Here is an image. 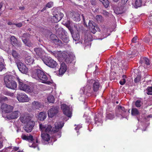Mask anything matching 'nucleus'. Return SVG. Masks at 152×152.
I'll return each instance as SVG.
<instances>
[{
  "mask_svg": "<svg viewBox=\"0 0 152 152\" xmlns=\"http://www.w3.org/2000/svg\"><path fill=\"white\" fill-rule=\"evenodd\" d=\"M63 124L61 122H56L54 124V127L52 129V126L50 125L46 126L44 132L46 133L55 132L58 131L59 129H61L63 126Z\"/></svg>",
  "mask_w": 152,
  "mask_h": 152,
  "instance_id": "2",
  "label": "nucleus"
},
{
  "mask_svg": "<svg viewBox=\"0 0 152 152\" xmlns=\"http://www.w3.org/2000/svg\"><path fill=\"white\" fill-rule=\"evenodd\" d=\"M95 24L92 21L90 20L88 23V26L90 29H92V28L95 27Z\"/></svg>",
  "mask_w": 152,
  "mask_h": 152,
  "instance_id": "42",
  "label": "nucleus"
},
{
  "mask_svg": "<svg viewBox=\"0 0 152 152\" xmlns=\"http://www.w3.org/2000/svg\"><path fill=\"white\" fill-rule=\"evenodd\" d=\"M10 39L11 43L13 46H19L20 44L18 43L17 39L14 36L11 37Z\"/></svg>",
  "mask_w": 152,
  "mask_h": 152,
  "instance_id": "24",
  "label": "nucleus"
},
{
  "mask_svg": "<svg viewBox=\"0 0 152 152\" xmlns=\"http://www.w3.org/2000/svg\"><path fill=\"white\" fill-rule=\"evenodd\" d=\"M128 0H122L119 4L124 7V5L127 3Z\"/></svg>",
  "mask_w": 152,
  "mask_h": 152,
  "instance_id": "53",
  "label": "nucleus"
},
{
  "mask_svg": "<svg viewBox=\"0 0 152 152\" xmlns=\"http://www.w3.org/2000/svg\"><path fill=\"white\" fill-rule=\"evenodd\" d=\"M91 30V31L93 34H94L96 32V29L95 28V27L94 28H92V29H90Z\"/></svg>",
  "mask_w": 152,
  "mask_h": 152,
  "instance_id": "60",
  "label": "nucleus"
},
{
  "mask_svg": "<svg viewBox=\"0 0 152 152\" xmlns=\"http://www.w3.org/2000/svg\"><path fill=\"white\" fill-rule=\"evenodd\" d=\"M19 112L18 111H15L11 114L8 115L7 117L9 119H14L17 118L18 116Z\"/></svg>",
  "mask_w": 152,
  "mask_h": 152,
  "instance_id": "19",
  "label": "nucleus"
},
{
  "mask_svg": "<svg viewBox=\"0 0 152 152\" xmlns=\"http://www.w3.org/2000/svg\"><path fill=\"white\" fill-rule=\"evenodd\" d=\"M53 15H56L57 17L61 20L64 16L63 13L60 12L58 9H54L53 12Z\"/></svg>",
  "mask_w": 152,
  "mask_h": 152,
  "instance_id": "20",
  "label": "nucleus"
},
{
  "mask_svg": "<svg viewBox=\"0 0 152 152\" xmlns=\"http://www.w3.org/2000/svg\"><path fill=\"white\" fill-rule=\"evenodd\" d=\"M61 108L64 115L69 117H71L72 112L69 106L64 104L61 105Z\"/></svg>",
  "mask_w": 152,
  "mask_h": 152,
  "instance_id": "6",
  "label": "nucleus"
},
{
  "mask_svg": "<svg viewBox=\"0 0 152 152\" xmlns=\"http://www.w3.org/2000/svg\"><path fill=\"white\" fill-rule=\"evenodd\" d=\"M67 69V66L64 63L62 62L61 65V66L59 70V75H63L65 73Z\"/></svg>",
  "mask_w": 152,
  "mask_h": 152,
  "instance_id": "16",
  "label": "nucleus"
},
{
  "mask_svg": "<svg viewBox=\"0 0 152 152\" xmlns=\"http://www.w3.org/2000/svg\"><path fill=\"white\" fill-rule=\"evenodd\" d=\"M146 93L148 95H152V86L148 87L146 89Z\"/></svg>",
  "mask_w": 152,
  "mask_h": 152,
  "instance_id": "41",
  "label": "nucleus"
},
{
  "mask_svg": "<svg viewBox=\"0 0 152 152\" xmlns=\"http://www.w3.org/2000/svg\"><path fill=\"white\" fill-rule=\"evenodd\" d=\"M63 41L66 43H67L69 41V39L68 37L66 36H58Z\"/></svg>",
  "mask_w": 152,
  "mask_h": 152,
  "instance_id": "35",
  "label": "nucleus"
},
{
  "mask_svg": "<svg viewBox=\"0 0 152 152\" xmlns=\"http://www.w3.org/2000/svg\"><path fill=\"white\" fill-rule=\"evenodd\" d=\"M44 63L48 66L51 68H55L57 65V63L56 61H54L50 57H46L43 60Z\"/></svg>",
  "mask_w": 152,
  "mask_h": 152,
  "instance_id": "4",
  "label": "nucleus"
},
{
  "mask_svg": "<svg viewBox=\"0 0 152 152\" xmlns=\"http://www.w3.org/2000/svg\"><path fill=\"white\" fill-rule=\"evenodd\" d=\"M25 63L27 65H30L34 62V60L33 58L30 56L26 57L25 60Z\"/></svg>",
  "mask_w": 152,
  "mask_h": 152,
  "instance_id": "25",
  "label": "nucleus"
},
{
  "mask_svg": "<svg viewBox=\"0 0 152 152\" xmlns=\"http://www.w3.org/2000/svg\"><path fill=\"white\" fill-rule=\"evenodd\" d=\"M11 54L15 58V61H20V59L21 58V56L16 51L14 50H12V51Z\"/></svg>",
  "mask_w": 152,
  "mask_h": 152,
  "instance_id": "21",
  "label": "nucleus"
},
{
  "mask_svg": "<svg viewBox=\"0 0 152 152\" xmlns=\"http://www.w3.org/2000/svg\"><path fill=\"white\" fill-rule=\"evenodd\" d=\"M7 24L9 25H15V23H13L11 22H8Z\"/></svg>",
  "mask_w": 152,
  "mask_h": 152,
  "instance_id": "64",
  "label": "nucleus"
},
{
  "mask_svg": "<svg viewBox=\"0 0 152 152\" xmlns=\"http://www.w3.org/2000/svg\"><path fill=\"white\" fill-rule=\"evenodd\" d=\"M65 61L67 64L70 63L72 61V58L69 56H67L66 58L64 60Z\"/></svg>",
  "mask_w": 152,
  "mask_h": 152,
  "instance_id": "40",
  "label": "nucleus"
},
{
  "mask_svg": "<svg viewBox=\"0 0 152 152\" xmlns=\"http://www.w3.org/2000/svg\"><path fill=\"white\" fill-rule=\"evenodd\" d=\"M16 63L20 71L22 73L26 74L28 71V68L26 66L20 61H16Z\"/></svg>",
  "mask_w": 152,
  "mask_h": 152,
  "instance_id": "5",
  "label": "nucleus"
},
{
  "mask_svg": "<svg viewBox=\"0 0 152 152\" xmlns=\"http://www.w3.org/2000/svg\"><path fill=\"white\" fill-rule=\"evenodd\" d=\"M4 94L7 95L9 96H12L13 95V93H11L8 91H5L4 92Z\"/></svg>",
  "mask_w": 152,
  "mask_h": 152,
  "instance_id": "56",
  "label": "nucleus"
},
{
  "mask_svg": "<svg viewBox=\"0 0 152 152\" xmlns=\"http://www.w3.org/2000/svg\"><path fill=\"white\" fill-rule=\"evenodd\" d=\"M21 137L23 140H28L30 142H32L34 140L33 137L31 135L26 136L24 134H23L21 136Z\"/></svg>",
  "mask_w": 152,
  "mask_h": 152,
  "instance_id": "30",
  "label": "nucleus"
},
{
  "mask_svg": "<svg viewBox=\"0 0 152 152\" xmlns=\"http://www.w3.org/2000/svg\"><path fill=\"white\" fill-rule=\"evenodd\" d=\"M41 137L43 140V141H46L47 142H48L50 140V135L48 133H42L41 134Z\"/></svg>",
  "mask_w": 152,
  "mask_h": 152,
  "instance_id": "26",
  "label": "nucleus"
},
{
  "mask_svg": "<svg viewBox=\"0 0 152 152\" xmlns=\"http://www.w3.org/2000/svg\"><path fill=\"white\" fill-rule=\"evenodd\" d=\"M53 6V3L51 2H50L48 3L46 5V7L50 8L52 7Z\"/></svg>",
  "mask_w": 152,
  "mask_h": 152,
  "instance_id": "55",
  "label": "nucleus"
},
{
  "mask_svg": "<svg viewBox=\"0 0 152 152\" xmlns=\"http://www.w3.org/2000/svg\"><path fill=\"white\" fill-rule=\"evenodd\" d=\"M144 40L147 42H149L150 41V39L148 37H146L144 38Z\"/></svg>",
  "mask_w": 152,
  "mask_h": 152,
  "instance_id": "62",
  "label": "nucleus"
},
{
  "mask_svg": "<svg viewBox=\"0 0 152 152\" xmlns=\"http://www.w3.org/2000/svg\"><path fill=\"white\" fill-rule=\"evenodd\" d=\"M90 82L93 84L92 88L94 91H97L100 87V83L98 81H97L93 79L91 80Z\"/></svg>",
  "mask_w": 152,
  "mask_h": 152,
  "instance_id": "13",
  "label": "nucleus"
},
{
  "mask_svg": "<svg viewBox=\"0 0 152 152\" xmlns=\"http://www.w3.org/2000/svg\"><path fill=\"white\" fill-rule=\"evenodd\" d=\"M22 41L26 46L29 48L32 47L33 45V43L28 39L27 40L23 39Z\"/></svg>",
  "mask_w": 152,
  "mask_h": 152,
  "instance_id": "31",
  "label": "nucleus"
},
{
  "mask_svg": "<svg viewBox=\"0 0 152 152\" xmlns=\"http://www.w3.org/2000/svg\"><path fill=\"white\" fill-rule=\"evenodd\" d=\"M46 116L47 114L45 112H41L39 115L38 119L41 121H43L46 118Z\"/></svg>",
  "mask_w": 152,
  "mask_h": 152,
  "instance_id": "29",
  "label": "nucleus"
},
{
  "mask_svg": "<svg viewBox=\"0 0 152 152\" xmlns=\"http://www.w3.org/2000/svg\"><path fill=\"white\" fill-rule=\"evenodd\" d=\"M72 17L73 20L75 21H79L80 20V15L77 13H74Z\"/></svg>",
  "mask_w": 152,
  "mask_h": 152,
  "instance_id": "32",
  "label": "nucleus"
},
{
  "mask_svg": "<svg viewBox=\"0 0 152 152\" xmlns=\"http://www.w3.org/2000/svg\"><path fill=\"white\" fill-rule=\"evenodd\" d=\"M57 37L54 34H52L50 36V39L53 41L54 43L55 40L54 39H56L57 38H56Z\"/></svg>",
  "mask_w": 152,
  "mask_h": 152,
  "instance_id": "52",
  "label": "nucleus"
},
{
  "mask_svg": "<svg viewBox=\"0 0 152 152\" xmlns=\"http://www.w3.org/2000/svg\"><path fill=\"white\" fill-rule=\"evenodd\" d=\"M143 59L144 62L145 64L147 65H150L149 60L147 58L145 57L144 58H143Z\"/></svg>",
  "mask_w": 152,
  "mask_h": 152,
  "instance_id": "48",
  "label": "nucleus"
},
{
  "mask_svg": "<svg viewBox=\"0 0 152 152\" xmlns=\"http://www.w3.org/2000/svg\"><path fill=\"white\" fill-rule=\"evenodd\" d=\"M126 83V80L125 78H123L122 80H121L119 83L121 85H123Z\"/></svg>",
  "mask_w": 152,
  "mask_h": 152,
  "instance_id": "59",
  "label": "nucleus"
},
{
  "mask_svg": "<svg viewBox=\"0 0 152 152\" xmlns=\"http://www.w3.org/2000/svg\"><path fill=\"white\" fill-rule=\"evenodd\" d=\"M61 20L59 19L58 17L56 15H53V16L51 18V21L52 23H57L60 21Z\"/></svg>",
  "mask_w": 152,
  "mask_h": 152,
  "instance_id": "33",
  "label": "nucleus"
},
{
  "mask_svg": "<svg viewBox=\"0 0 152 152\" xmlns=\"http://www.w3.org/2000/svg\"><path fill=\"white\" fill-rule=\"evenodd\" d=\"M16 26L18 27H21L22 26V24L21 23H15V24Z\"/></svg>",
  "mask_w": 152,
  "mask_h": 152,
  "instance_id": "61",
  "label": "nucleus"
},
{
  "mask_svg": "<svg viewBox=\"0 0 152 152\" xmlns=\"http://www.w3.org/2000/svg\"><path fill=\"white\" fill-rule=\"evenodd\" d=\"M4 66L3 63L0 62V71H2L4 68Z\"/></svg>",
  "mask_w": 152,
  "mask_h": 152,
  "instance_id": "57",
  "label": "nucleus"
},
{
  "mask_svg": "<svg viewBox=\"0 0 152 152\" xmlns=\"http://www.w3.org/2000/svg\"><path fill=\"white\" fill-rule=\"evenodd\" d=\"M59 107L53 106L48 111V115L49 117L52 118L56 115L58 112Z\"/></svg>",
  "mask_w": 152,
  "mask_h": 152,
  "instance_id": "9",
  "label": "nucleus"
},
{
  "mask_svg": "<svg viewBox=\"0 0 152 152\" xmlns=\"http://www.w3.org/2000/svg\"><path fill=\"white\" fill-rule=\"evenodd\" d=\"M30 119V117L28 115H22L20 118V121L23 123H28V121H31Z\"/></svg>",
  "mask_w": 152,
  "mask_h": 152,
  "instance_id": "17",
  "label": "nucleus"
},
{
  "mask_svg": "<svg viewBox=\"0 0 152 152\" xmlns=\"http://www.w3.org/2000/svg\"><path fill=\"white\" fill-rule=\"evenodd\" d=\"M96 18L98 21L101 22L102 20V16L100 15H97L96 16Z\"/></svg>",
  "mask_w": 152,
  "mask_h": 152,
  "instance_id": "50",
  "label": "nucleus"
},
{
  "mask_svg": "<svg viewBox=\"0 0 152 152\" xmlns=\"http://www.w3.org/2000/svg\"><path fill=\"white\" fill-rule=\"evenodd\" d=\"M72 37L73 40L75 41H79L80 37L79 32L77 31L75 33H74L72 34Z\"/></svg>",
  "mask_w": 152,
  "mask_h": 152,
  "instance_id": "28",
  "label": "nucleus"
},
{
  "mask_svg": "<svg viewBox=\"0 0 152 152\" xmlns=\"http://www.w3.org/2000/svg\"><path fill=\"white\" fill-rule=\"evenodd\" d=\"M137 51L136 50L133 51H129L127 52L128 57L129 58H132L136 56Z\"/></svg>",
  "mask_w": 152,
  "mask_h": 152,
  "instance_id": "27",
  "label": "nucleus"
},
{
  "mask_svg": "<svg viewBox=\"0 0 152 152\" xmlns=\"http://www.w3.org/2000/svg\"><path fill=\"white\" fill-rule=\"evenodd\" d=\"M8 100V98L4 96H1L0 97V102L2 103L5 101Z\"/></svg>",
  "mask_w": 152,
  "mask_h": 152,
  "instance_id": "44",
  "label": "nucleus"
},
{
  "mask_svg": "<svg viewBox=\"0 0 152 152\" xmlns=\"http://www.w3.org/2000/svg\"><path fill=\"white\" fill-rule=\"evenodd\" d=\"M17 98L20 102H27L29 101V99L27 96L25 94L20 93L17 94Z\"/></svg>",
  "mask_w": 152,
  "mask_h": 152,
  "instance_id": "10",
  "label": "nucleus"
},
{
  "mask_svg": "<svg viewBox=\"0 0 152 152\" xmlns=\"http://www.w3.org/2000/svg\"><path fill=\"white\" fill-rule=\"evenodd\" d=\"M46 125H45L42 124H39V128L42 132H44Z\"/></svg>",
  "mask_w": 152,
  "mask_h": 152,
  "instance_id": "47",
  "label": "nucleus"
},
{
  "mask_svg": "<svg viewBox=\"0 0 152 152\" xmlns=\"http://www.w3.org/2000/svg\"><path fill=\"white\" fill-rule=\"evenodd\" d=\"M66 26L68 28L70 31L71 35L74 33L73 28L68 23H66Z\"/></svg>",
  "mask_w": 152,
  "mask_h": 152,
  "instance_id": "39",
  "label": "nucleus"
},
{
  "mask_svg": "<svg viewBox=\"0 0 152 152\" xmlns=\"http://www.w3.org/2000/svg\"><path fill=\"white\" fill-rule=\"evenodd\" d=\"M141 78V76L139 75H138L137 77L134 79V82L135 83L138 82L140 80Z\"/></svg>",
  "mask_w": 152,
  "mask_h": 152,
  "instance_id": "54",
  "label": "nucleus"
},
{
  "mask_svg": "<svg viewBox=\"0 0 152 152\" xmlns=\"http://www.w3.org/2000/svg\"><path fill=\"white\" fill-rule=\"evenodd\" d=\"M5 86L8 88L13 90H15L17 87L16 83L13 80Z\"/></svg>",
  "mask_w": 152,
  "mask_h": 152,
  "instance_id": "18",
  "label": "nucleus"
},
{
  "mask_svg": "<svg viewBox=\"0 0 152 152\" xmlns=\"http://www.w3.org/2000/svg\"><path fill=\"white\" fill-rule=\"evenodd\" d=\"M47 100L50 103H53L54 101V98L53 95H50L47 97Z\"/></svg>",
  "mask_w": 152,
  "mask_h": 152,
  "instance_id": "37",
  "label": "nucleus"
},
{
  "mask_svg": "<svg viewBox=\"0 0 152 152\" xmlns=\"http://www.w3.org/2000/svg\"><path fill=\"white\" fill-rule=\"evenodd\" d=\"M124 7L119 4V6L115 8L114 12L116 14H122L123 13Z\"/></svg>",
  "mask_w": 152,
  "mask_h": 152,
  "instance_id": "23",
  "label": "nucleus"
},
{
  "mask_svg": "<svg viewBox=\"0 0 152 152\" xmlns=\"http://www.w3.org/2000/svg\"><path fill=\"white\" fill-rule=\"evenodd\" d=\"M141 101L140 100H137L135 102V105L137 107H140L141 106Z\"/></svg>",
  "mask_w": 152,
  "mask_h": 152,
  "instance_id": "49",
  "label": "nucleus"
},
{
  "mask_svg": "<svg viewBox=\"0 0 152 152\" xmlns=\"http://www.w3.org/2000/svg\"><path fill=\"white\" fill-rule=\"evenodd\" d=\"M142 2V0H136L135 3V8L140 7L141 5Z\"/></svg>",
  "mask_w": 152,
  "mask_h": 152,
  "instance_id": "38",
  "label": "nucleus"
},
{
  "mask_svg": "<svg viewBox=\"0 0 152 152\" xmlns=\"http://www.w3.org/2000/svg\"><path fill=\"white\" fill-rule=\"evenodd\" d=\"M17 80L19 84L18 87L20 90L28 93L33 92L32 88L29 85L23 83V81L19 77L17 78Z\"/></svg>",
  "mask_w": 152,
  "mask_h": 152,
  "instance_id": "3",
  "label": "nucleus"
},
{
  "mask_svg": "<svg viewBox=\"0 0 152 152\" xmlns=\"http://www.w3.org/2000/svg\"><path fill=\"white\" fill-rule=\"evenodd\" d=\"M4 5V1H1L0 2V11L2 10L1 8Z\"/></svg>",
  "mask_w": 152,
  "mask_h": 152,
  "instance_id": "58",
  "label": "nucleus"
},
{
  "mask_svg": "<svg viewBox=\"0 0 152 152\" xmlns=\"http://www.w3.org/2000/svg\"><path fill=\"white\" fill-rule=\"evenodd\" d=\"M56 33L58 36H67V33L63 28H59L56 30Z\"/></svg>",
  "mask_w": 152,
  "mask_h": 152,
  "instance_id": "14",
  "label": "nucleus"
},
{
  "mask_svg": "<svg viewBox=\"0 0 152 152\" xmlns=\"http://www.w3.org/2000/svg\"><path fill=\"white\" fill-rule=\"evenodd\" d=\"M13 77L11 75H6L4 77V81L5 85L13 80Z\"/></svg>",
  "mask_w": 152,
  "mask_h": 152,
  "instance_id": "22",
  "label": "nucleus"
},
{
  "mask_svg": "<svg viewBox=\"0 0 152 152\" xmlns=\"http://www.w3.org/2000/svg\"><path fill=\"white\" fill-rule=\"evenodd\" d=\"M42 105L40 102L36 101H34L32 103L31 106L32 109L34 110L42 108Z\"/></svg>",
  "mask_w": 152,
  "mask_h": 152,
  "instance_id": "15",
  "label": "nucleus"
},
{
  "mask_svg": "<svg viewBox=\"0 0 152 152\" xmlns=\"http://www.w3.org/2000/svg\"><path fill=\"white\" fill-rule=\"evenodd\" d=\"M106 117L109 119H112L114 118V115L113 114L109 113L107 114Z\"/></svg>",
  "mask_w": 152,
  "mask_h": 152,
  "instance_id": "46",
  "label": "nucleus"
},
{
  "mask_svg": "<svg viewBox=\"0 0 152 152\" xmlns=\"http://www.w3.org/2000/svg\"><path fill=\"white\" fill-rule=\"evenodd\" d=\"M54 40H55L54 43L55 44L59 46H62V43L61 40L59 39L58 38L56 39H54Z\"/></svg>",
  "mask_w": 152,
  "mask_h": 152,
  "instance_id": "43",
  "label": "nucleus"
},
{
  "mask_svg": "<svg viewBox=\"0 0 152 152\" xmlns=\"http://www.w3.org/2000/svg\"><path fill=\"white\" fill-rule=\"evenodd\" d=\"M51 53L56 57L58 58L59 59L62 60H64L67 56L66 53H62L58 51H55L53 52L51 51Z\"/></svg>",
  "mask_w": 152,
  "mask_h": 152,
  "instance_id": "8",
  "label": "nucleus"
},
{
  "mask_svg": "<svg viewBox=\"0 0 152 152\" xmlns=\"http://www.w3.org/2000/svg\"><path fill=\"white\" fill-rule=\"evenodd\" d=\"M31 35L30 34L28 33L23 34L21 38L22 41H23V40L24 39H25V40L28 39V38H29Z\"/></svg>",
  "mask_w": 152,
  "mask_h": 152,
  "instance_id": "36",
  "label": "nucleus"
},
{
  "mask_svg": "<svg viewBox=\"0 0 152 152\" xmlns=\"http://www.w3.org/2000/svg\"><path fill=\"white\" fill-rule=\"evenodd\" d=\"M137 40V37H134L132 39V42L135 43L136 42Z\"/></svg>",
  "mask_w": 152,
  "mask_h": 152,
  "instance_id": "63",
  "label": "nucleus"
},
{
  "mask_svg": "<svg viewBox=\"0 0 152 152\" xmlns=\"http://www.w3.org/2000/svg\"><path fill=\"white\" fill-rule=\"evenodd\" d=\"M102 3L105 7H107L109 4V2L107 0H104Z\"/></svg>",
  "mask_w": 152,
  "mask_h": 152,
  "instance_id": "45",
  "label": "nucleus"
},
{
  "mask_svg": "<svg viewBox=\"0 0 152 152\" xmlns=\"http://www.w3.org/2000/svg\"><path fill=\"white\" fill-rule=\"evenodd\" d=\"M13 107L7 104H4L1 106V108L6 113L11 112L13 109Z\"/></svg>",
  "mask_w": 152,
  "mask_h": 152,
  "instance_id": "12",
  "label": "nucleus"
},
{
  "mask_svg": "<svg viewBox=\"0 0 152 152\" xmlns=\"http://www.w3.org/2000/svg\"><path fill=\"white\" fill-rule=\"evenodd\" d=\"M34 51L37 58L42 59L45 54V52L43 49L40 48H35L34 49Z\"/></svg>",
  "mask_w": 152,
  "mask_h": 152,
  "instance_id": "7",
  "label": "nucleus"
},
{
  "mask_svg": "<svg viewBox=\"0 0 152 152\" xmlns=\"http://www.w3.org/2000/svg\"><path fill=\"white\" fill-rule=\"evenodd\" d=\"M131 114L132 115L136 116L140 114L138 110L136 108H132V110Z\"/></svg>",
  "mask_w": 152,
  "mask_h": 152,
  "instance_id": "34",
  "label": "nucleus"
},
{
  "mask_svg": "<svg viewBox=\"0 0 152 152\" xmlns=\"http://www.w3.org/2000/svg\"><path fill=\"white\" fill-rule=\"evenodd\" d=\"M35 124V122L34 121H29L26 124L25 126L23 128L26 132H30L32 130Z\"/></svg>",
  "mask_w": 152,
  "mask_h": 152,
  "instance_id": "11",
  "label": "nucleus"
},
{
  "mask_svg": "<svg viewBox=\"0 0 152 152\" xmlns=\"http://www.w3.org/2000/svg\"><path fill=\"white\" fill-rule=\"evenodd\" d=\"M33 77L39 80L42 83L49 84L51 83L48 80V75L47 73L42 70L40 69H35L32 73Z\"/></svg>",
  "mask_w": 152,
  "mask_h": 152,
  "instance_id": "1",
  "label": "nucleus"
},
{
  "mask_svg": "<svg viewBox=\"0 0 152 152\" xmlns=\"http://www.w3.org/2000/svg\"><path fill=\"white\" fill-rule=\"evenodd\" d=\"M118 109L120 110V111L121 112L123 111V113L126 112V111L127 110H126L124 107L121 106H119L118 107Z\"/></svg>",
  "mask_w": 152,
  "mask_h": 152,
  "instance_id": "51",
  "label": "nucleus"
}]
</instances>
